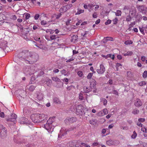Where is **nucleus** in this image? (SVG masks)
Listing matches in <instances>:
<instances>
[{
	"label": "nucleus",
	"mask_w": 147,
	"mask_h": 147,
	"mask_svg": "<svg viewBox=\"0 0 147 147\" xmlns=\"http://www.w3.org/2000/svg\"><path fill=\"white\" fill-rule=\"evenodd\" d=\"M139 113V111L136 108L134 109L132 112V113L134 115L137 114H138Z\"/></svg>",
	"instance_id": "obj_22"
},
{
	"label": "nucleus",
	"mask_w": 147,
	"mask_h": 147,
	"mask_svg": "<svg viewBox=\"0 0 147 147\" xmlns=\"http://www.w3.org/2000/svg\"><path fill=\"white\" fill-rule=\"evenodd\" d=\"M78 39V36L76 35H73L71 37V41L75 42Z\"/></svg>",
	"instance_id": "obj_18"
},
{
	"label": "nucleus",
	"mask_w": 147,
	"mask_h": 147,
	"mask_svg": "<svg viewBox=\"0 0 147 147\" xmlns=\"http://www.w3.org/2000/svg\"><path fill=\"white\" fill-rule=\"evenodd\" d=\"M7 42L4 40H0V47L1 48H3L7 46Z\"/></svg>",
	"instance_id": "obj_12"
},
{
	"label": "nucleus",
	"mask_w": 147,
	"mask_h": 147,
	"mask_svg": "<svg viewBox=\"0 0 147 147\" xmlns=\"http://www.w3.org/2000/svg\"><path fill=\"white\" fill-rule=\"evenodd\" d=\"M60 72L62 74H64L66 73V71L65 70L63 69L62 70H61Z\"/></svg>",
	"instance_id": "obj_57"
},
{
	"label": "nucleus",
	"mask_w": 147,
	"mask_h": 147,
	"mask_svg": "<svg viewBox=\"0 0 147 147\" xmlns=\"http://www.w3.org/2000/svg\"><path fill=\"white\" fill-rule=\"evenodd\" d=\"M52 79L53 81L55 82H59L60 80L57 77H53Z\"/></svg>",
	"instance_id": "obj_28"
},
{
	"label": "nucleus",
	"mask_w": 147,
	"mask_h": 147,
	"mask_svg": "<svg viewBox=\"0 0 147 147\" xmlns=\"http://www.w3.org/2000/svg\"><path fill=\"white\" fill-rule=\"evenodd\" d=\"M113 143V142L112 140H109L107 142V144L109 146L112 145Z\"/></svg>",
	"instance_id": "obj_31"
},
{
	"label": "nucleus",
	"mask_w": 147,
	"mask_h": 147,
	"mask_svg": "<svg viewBox=\"0 0 147 147\" xmlns=\"http://www.w3.org/2000/svg\"><path fill=\"white\" fill-rule=\"evenodd\" d=\"M112 21L114 24H116L118 22V19L116 17Z\"/></svg>",
	"instance_id": "obj_30"
},
{
	"label": "nucleus",
	"mask_w": 147,
	"mask_h": 147,
	"mask_svg": "<svg viewBox=\"0 0 147 147\" xmlns=\"http://www.w3.org/2000/svg\"><path fill=\"white\" fill-rule=\"evenodd\" d=\"M78 53V51H76L75 50H73V55L77 54Z\"/></svg>",
	"instance_id": "obj_63"
},
{
	"label": "nucleus",
	"mask_w": 147,
	"mask_h": 147,
	"mask_svg": "<svg viewBox=\"0 0 147 147\" xmlns=\"http://www.w3.org/2000/svg\"><path fill=\"white\" fill-rule=\"evenodd\" d=\"M138 120L140 122H143L145 121V119L144 118H140Z\"/></svg>",
	"instance_id": "obj_47"
},
{
	"label": "nucleus",
	"mask_w": 147,
	"mask_h": 147,
	"mask_svg": "<svg viewBox=\"0 0 147 147\" xmlns=\"http://www.w3.org/2000/svg\"><path fill=\"white\" fill-rule=\"evenodd\" d=\"M30 14L29 13H27L26 15V20H27L30 17Z\"/></svg>",
	"instance_id": "obj_54"
},
{
	"label": "nucleus",
	"mask_w": 147,
	"mask_h": 147,
	"mask_svg": "<svg viewBox=\"0 0 147 147\" xmlns=\"http://www.w3.org/2000/svg\"><path fill=\"white\" fill-rule=\"evenodd\" d=\"M146 57L143 56L141 57V59L142 61H144L146 60Z\"/></svg>",
	"instance_id": "obj_60"
},
{
	"label": "nucleus",
	"mask_w": 147,
	"mask_h": 147,
	"mask_svg": "<svg viewBox=\"0 0 147 147\" xmlns=\"http://www.w3.org/2000/svg\"><path fill=\"white\" fill-rule=\"evenodd\" d=\"M4 116V114L3 112H1L0 113V116L1 117L3 118Z\"/></svg>",
	"instance_id": "obj_62"
},
{
	"label": "nucleus",
	"mask_w": 147,
	"mask_h": 147,
	"mask_svg": "<svg viewBox=\"0 0 147 147\" xmlns=\"http://www.w3.org/2000/svg\"><path fill=\"white\" fill-rule=\"evenodd\" d=\"M89 123L92 125H95L97 123V120L95 119L90 120L89 121Z\"/></svg>",
	"instance_id": "obj_21"
},
{
	"label": "nucleus",
	"mask_w": 147,
	"mask_h": 147,
	"mask_svg": "<svg viewBox=\"0 0 147 147\" xmlns=\"http://www.w3.org/2000/svg\"><path fill=\"white\" fill-rule=\"evenodd\" d=\"M7 136V129L3 126L0 130V136L3 138Z\"/></svg>",
	"instance_id": "obj_5"
},
{
	"label": "nucleus",
	"mask_w": 147,
	"mask_h": 147,
	"mask_svg": "<svg viewBox=\"0 0 147 147\" xmlns=\"http://www.w3.org/2000/svg\"><path fill=\"white\" fill-rule=\"evenodd\" d=\"M100 101H102L103 103V105H106L107 104V100L105 98H100Z\"/></svg>",
	"instance_id": "obj_25"
},
{
	"label": "nucleus",
	"mask_w": 147,
	"mask_h": 147,
	"mask_svg": "<svg viewBox=\"0 0 147 147\" xmlns=\"http://www.w3.org/2000/svg\"><path fill=\"white\" fill-rule=\"evenodd\" d=\"M145 28L144 27H142V28L139 27V29L140 32L143 34H145L144 32V29Z\"/></svg>",
	"instance_id": "obj_36"
},
{
	"label": "nucleus",
	"mask_w": 147,
	"mask_h": 147,
	"mask_svg": "<svg viewBox=\"0 0 147 147\" xmlns=\"http://www.w3.org/2000/svg\"><path fill=\"white\" fill-rule=\"evenodd\" d=\"M79 96V98L81 100H82L83 99V96L82 94H80Z\"/></svg>",
	"instance_id": "obj_58"
},
{
	"label": "nucleus",
	"mask_w": 147,
	"mask_h": 147,
	"mask_svg": "<svg viewBox=\"0 0 147 147\" xmlns=\"http://www.w3.org/2000/svg\"><path fill=\"white\" fill-rule=\"evenodd\" d=\"M69 120V123H71L76 122L77 120V118L75 117L71 118L68 117Z\"/></svg>",
	"instance_id": "obj_17"
},
{
	"label": "nucleus",
	"mask_w": 147,
	"mask_h": 147,
	"mask_svg": "<svg viewBox=\"0 0 147 147\" xmlns=\"http://www.w3.org/2000/svg\"><path fill=\"white\" fill-rule=\"evenodd\" d=\"M55 117H50L47 120L46 124L44 125V127L46 129L49 133L52 132L53 130L54 127L52 124L54 121Z\"/></svg>",
	"instance_id": "obj_2"
},
{
	"label": "nucleus",
	"mask_w": 147,
	"mask_h": 147,
	"mask_svg": "<svg viewBox=\"0 0 147 147\" xmlns=\"http://www.w3.org/2000/svg\"><path fill=\"white\" fill-rule=\"evenodd\" d=\"M36 86L31 85L29 87V90L30 91H33L35 89Z\"/></svg>",
	"instance_id": "obj_27"
},
{
	"label": "nucleus",
	"mask_w": 147,
	"mask_h": 147,
	"mask_svg": "<svg viewBox=\"0 0 147 147\" xmlns=\"http://www.w3.org/2000/svg\"><path fill=\"white\" fill-rule=\"evenodd\" d=\"M53 101L54 102L57 104H59L61 103V101L59 99L57 98H54L53 99Z\"/></svg>",
	"instance_id": "obj_19"
},
{
	"label": "nucleus",
	"mask_w": 147,
	"mask_h": 147,
	"mask_svg": "<svg viewBox=\"0 0 147 147\" xmlns=\"http://www.w3.org/2000/svg\"><path fill=\"white\" fill-rule=\"evenodd\" d=\"M23 37L24 39L28 41L30 40V34L29 33V31H28L27 33L23 34Z\"/></svg>",
	"instance_id": "obj_14"
},
{
	"label": "nucleus",
	"mask_w": 147,
	"mask_h": 147,
	"mask_svg": "<svg viewBox=\"0 0 147 147\" xmlns=\"http://www.w3.org/2000/svg\"><path fill=\"white\" fill-rule=\"evenodd\" d=\"M43 95L42 93L39 92L37 94V98L39 100H41L43 99Z\"/></svg>",
	"instance_id": "obj_16"
},
{
	"label": "nucleus",
	"mask_w": 147,
	"mask_h": 147,
	"mask_svg": "<svg viewBox=\"0 0 147 147\" xmlns=\"http://www.w3.org/2000/svg\"><path fill=\"white\" fill-rule=\"evenodd\" d=\"M40 15L38 14H36L34 17V18L35 20H37L39 18Z\"/></svg>",
	"instance_id": "obj_52"
},
{
	"label": "nucleus",
	"mask_w": 147,
	"mask_h": 147,
	"mask_svg": "<svg viewBox=\"0 0 147 147\" xmlns=\"http://www.w3.org/2000/svg\"><path fill=\"white\" fill-rule=\"evenodd\" d=\"M40 117L39 118V119L41 120L40 122H42L45 120H47V115L45 114H40Z\"/></svg>",
	"instance_id": "obj_10"
},
{
	"label": "nucleus",
	"mask_w": 147,
	"mask_h": 147,
	"mask_svg": "<svg viewBox=\"0 0 147 147\" xmlns=\"http://www.w3.org/2000/svg\"><path fill=\"white\" fill-rule=\"evenodd\" d=\"M96 83V82L95 80L92 79V81L90 82V87H91L92 89H93V88H95Z\"/></svg>",
	"instance_id": "obj_15"
},
{
	"label": "nucleus",
	"mask_w": 147,
	"mask_h": 147,
	"mask_svg": "<svg viewBox=\"0 0 147 147\" xmlns=\"http://www.w3.org/2000/svg\"><path fill=\"white\" fill-rule=\"evenodd\" d=\"M61 13H59V14L57 15H55V17H56V19H59L61 17Z\"/></svg>",
	"instance_id": "obj_48"
},
{
	"label": "nucleus",
	"mask_w": 147,
	"mask_h": 147,
	"mask_svg": "<svg viewBox=\"0 0 147 147\" xmlns=\"http://www.w3.org/2000/svg\"><path fill=\"white\" fill-rule=\"evenodd\" d=\"M65 122L66 124L69 123V120L68 117H67L65 120Z\"/></svg>",
	"instance_id": "obj_56"
},
{
	"label": "nucleus",
	"mask_w": 147,
	"mask_h": 147,
	"mask_svg": "<svg viewBox=\"0 0 147 147\" xmlns=\"http://www.w3.org/2000/svg\"><path fill=\"white\" fill-rule=\"evenodd\" d=\"M17 19V17L15 15H12L11 17V19L15 20Z\"/></svg>",
	"instance_id": "obj_55"
},
{
	"label": "nucleus",
	"mask_w": 147,
	"mask_h": 147,
	"mask_svg": "<svg viewBox=\"0 0 147 147\" xmlns=\"http://www.w3.org/2000/svg\"><path fill=\"white\" fill-rule=\"evenodd\" d=\"M115 13L116 16H121L122 13L121 11L120 10H117L116 12H115Z\"/></svg>",
	"instance_id": "obj_24"
},
{
	"label": "nucleus",
	"mask_w": 147,
	"mask_h": 147,
	"mask_svg": "<svg viewBox=\"0 0 147 147\" xmlns=\"http://www.w3.org/2000/svg\"><path fill=\"white\" fill-rule=\"evenodd\" d=\"M93 17L96 18L97 17V14L96 13L94 12L92 15Z\"/></svg>",
	"instance_id": "obj_59"
},
{
	"label": "nucleus",
	"mask_w": 147,
	"mask_h": 147,
	"mask_svg": "<svg viewBox=\"0 0 147 147\" xmlns=\"http://www.w3.org/2000/svg\"><path fill=\"white\" fill-rule=\"evenodd\" d=\"M82 106H81L79 105L78 108L76 109V111L77 114H80L81 115H82L83 114V113L82 112V109H81L80 108L82 109Z\"/></svg>",
	"instance_id": "obj_13"
},
{
	"label": "nucleus",
	"mask_w": 147,
	"mask_h": 147,
	"mask_svg": "<svg viewBox=\"0 0 147 147\" xmlns=\"http://www.w3.org/2000/svg\"><path fill=\"white\" fill-rule=\"evenodd\" d=\"M66 132H67V131H65L64 133L63 134H59L58 135V137L61 138V136H62V137L63 136H65V135H66Z\"/></svg>",
	"instance_id": "obj_46"
},
{
	"label": "nucleus",
	"mask_w": 147,
	"mask_h": 147,
	"mask_svg": "<svg viewBox=\"0 0 147 147\" xmlns=\"http://www.w3.org/2000/svg\"><path fill=\"white\" fill-rule=\"evenodd\" d=\"M36 46L38 47L40 49H44L45 47L44 46L41 44H36Z\"/></svg>",
	"instance_id": "obj_23"
},
{
	"label": "nucleus",
	"mask_w": 147,
	"mask_h": 147,
	"mask_svg": "<svg viewBox=\"0 0 147 147\" xmlns=\"http://www.w3.org/2000/svg\"><path fill=\"white\" fill-rule=\"evenodd\" d=\"M122 65L121 64L119 63H117L116 64V67L117 68H118L119 66H121Z\"/></svg>",
	"instance_id": "obj_61"
},
{
	"label": "nucleus",
	"mask_w": 147,
	"mask_h": 147,
	"mask_svg": "<svg viewBox=\"0 0 147 147\" xmlns=\"http://www.w3.org/2000/svg\"><path fill=\"white\" fill-rule=\"evenodd\" d=\"M107 56L108 57H110L112 59H114L115 58V56L114 55H112L111 54H110L107 55Z\"/></svg>",
	"instance_id": "obj_34"
},
{
	"label": "nucleus",
	"mask_w": 147,
	"mask_h": 147,
	"mask_svg": "<svg viewBox=\"0 0 147 147\" xmlns=\"http://www.w3.org/2000/svg\"><path fill=\"white\" fill-rule=\"evenodd\" d=\"M96 71L98 74H103L105 71V69L104 66L102 64H100V68L97 69Z\"/></svg>",
	"instance_id": "obj_7"
},
{
	"label": "nucleus",
	"mask_w": 147,
	"mask_h": 147,
	"mask_svg": "<svg viewBox=\"0 0 147 147\" xmlns=\"http://www.w3.org/2000/svg\"><path fill=\"white\" fill-rule=\"evenodd\" d=\"M77 127L76 126H74L72 127H71L68 130V131H71L73 130H74V129H76L77 128Z\"/></svg>",
	"instance_id": "obj_43"
},
{
	"label": "nucleus",
	"mask_w": 147,
	"mask_h": 147,
	"mask_svg": "<svg viewBox=\"0 0 147 147\" xmlns=\"http://www.w3.org/2000/svg\"><path fill=\"white\" fill-rule=\"evenodd\" d=\"M141 130L144 132L147 133V128H142L141 129Z\"/></svg>",
	"instance_id": "obj_45"
},
{
	"label": "nucleus",
	"mask_w": 147,
	"mask_h": 147,
	"mask_svg": "<svg viewBox=\"0 0 147 147\" xmlns=\"http://www.w3.org/2000/svg\"><path fill=\"white\" fill-rule=\"evenodd\" d=\"M41 24L42 25H45L47 24V22L46 21L43 20L41 21Z\"/></svg>",
	"instance_id": "obj_44"
},
{
	"label": "nucleus",
	"mask_w": 147,
	"mask_h": 147,
	"mask_svg": "<svg viewBox=\"0 0 147 147\" xmlns=\"http://www.w3.org/2000/svg\"><path fill=\"white\" fill-rule=\"evenodd\" d=\"M96 115L99 116H102L104 115L102 111H100L99 112L97 113Z\"/></svg>",
	"instance_id": "obj_29"
},
{
	"label": "nucleus",
	"mask_w": 147,
	"mask_h": 147,
	"mask_svg": "<svg viewBox=\"0 0 147 147\" xmlns=\"http://www.w3.org/2000/svg\"><path fill=\"white\" fill-rule=\"evenodd\" d=\"M17 117V116L15 114H12L10 117L7 118L6 120L7 121L13 122L15 123Z\"/></svg>",
	"instance_id": "obj_6"
},
{
	"label": "nucleus",
	"mask_w": 147,
	"mask_h": 147,
	"mask_svg": "<svg viewBox=\"0 0 147 147\" xmlns=\"http://www.w3.org/2000/svg\"><path fill=\"white\" fill-rule=\"evenodd\" d=\"M102 111L104 114V115L107 114L108 113V111L106 109H104Z\"/></svg>",
	"instance_id": "obj_41"
},
{
	"label": "nucleus",
	"mask_w": 147,
	"mask_h": 147,
	"mask_svg": "<svg viewBox=\"0 0 147 147\" xmlns=\"http://www.w3.org/2000/svg\"><path fill=\"white\" fill-rule=\"evenodd\" d=\"M29 54V52L27 50H24L19 53L18 57L20 59L27 62V60L28 59Z\"/></svg>",
	"instance_id": "obj_3"
},
{
	"label": "nucleus",
	"mask_w": 147,
	"mask_h": 147,
	"mask_svg": "<svg viewBox=\"0 0 147 147\" xmlns=\"http://www.w3.org/2000/svg\"><path fill=\"white\" fill-rule=\"evenodd\" d=\"M93 74V73H89L87 76V78L88 79H90L91 78Z\"/></svg>",
	"instance_id": "obj_39"
},
{
	"label": "nucleus",
	"mask_w": 147,
	"mask_h": 147,
	"mask_svg": "<svg viewBox=\"0 0 147 147\" xmlns=\"http://www.w3.org/2000/svg\"><path fill=\"white\" fill-rule=\"evenodd\" d=\"M34 39L36 41H39V40L40 39V38L37 37H34Z\"/></svg>",
	"instance_id": "obj_64"
},
{
	"label": "nucleus",
	"mask_w": 147,
	"mask_h": 147,
	"mask_svg": "<svg viewBox=\"0 0 147 147\" xmlns=\"http://www.w3.org/2000/svg\"><path fill=\"white\" fill-rule=\"evenodd\" d=\"M137 136V134L135 131H134L133 134L131 136V138L133 139H135Z\"/></svg>",
	"instance_id": "obj_26"
},
{
	"label": "nucleus",
	"mask_w": 147,
	"mask_h": 147,
	"mask_svg": "<svg viewBox=\"0 0 147 147\" xmlns=\"http://www.w3.org/2000/svg\"><path fill=\"white\" fill-rule=\"evenodd\" d=\"M38 55L35 52H29L28 59L27 60L26 63L32 64L36 62L38 59Z\"/></svg>",
	"instance_id": "obj_1"
},
{
	"label": "nucleus",
	"mask_w": 147,
	"mask_h": 147,
	"mask_svg": "<svg viewBox=\"0 0 147 147\" xmlns=\"http://www.w3.org/2000/svg\"><path fill=\"white\" fill-rule=\"evenodd\" d=\"M82 146H81V147H90V146L84 143H81Z\"/></svg>",
	"instance_id": "obj_32"
},
{
	"label": "nucleus",
	"mask_w": 147,
	"mask_h": 147,
	"mask_svg": "<svg viewBox=\"0 0 147 147\" xmlns=\"http://www.w3.org/2000/svg\"><path fill=\"white\" fill-rule=\"evenodd\" d=\"M78 12L77 13H78V14H80L81 13H83L84 12V10H82L80 9H78Z\"/></svg>",
	"instance_id": "obj_38"
},
{
	"label": "nucleus",
	"mask_w": 147,
	"mask_h": 147,
	"mask_svg": "<svg viewBox=\"0 0 147 147\" xmlns=\"http://www.w3.org/2000/svg\"><path fill=\"white\" fill-rule=\"evenodd\" d=\"M50 38L51 40H54L57 38V36L55 35H51Z\"/></svg>",
	"instance_id": "obj_35"
},
{
	"label": "nucleus",
	"mask_w": 147,
	"mask_h": 147,
	"mask_svg": "<svg viewBox=\"0 0 147 147\" xmlns=\"http://www.w3.org/2000/svg\"><path fill=\"white\" fill-rule=\"evenodd\" d=\"M106 40H107V41H109V40H111V41L113 40V38L112 37H106Z\"/></svg>",
	"instance_id": "obj_49"
},
{
	"label": "nucleus",
	"mask_w": 147,
	"mask_h": 147,
	"mask_svg": "<svg viewBox=\"0 0 147 147\" xmlns=\"http://www.w3.org/2000/svg\"><path fill=\"white\" fill-rule=\"evenodd\" d=\"M88 34V31H86L84 32V34L82 33L81 34V35L83 36L84 37H86V35Z\"/></svg>",
	"instance_id": "obj_53"
},
{
	"label": "nucleus",
	"mask_w": 147,
	"mask_h": 147,
	"mask_svg": "<svg viewBox=\"0 0 147 147\" xmlns=\"http://www.w3.org/2000/svg\"><path fill=\"white\" fill-rule=\"evenodd\" d=\"M139 11L142 13L146 14L147 11L145 9V8L144 6H139L138 7Z\"/></svg>",
	"instance_id": "obj_8"
},
{
	"label": "nucleus",
	"mask_w": 147,
	"mask_h": 147,
	"mask_svg": "<svg viewBox=\"0 0 147 147\" xmlns=\"http://www.w3.org/2000/svg\"><path fill=\"white\" fill-rule=\"evenodd\" d=\"M78 74L80 77H82L83 75L82 72L81 71H78Z\"/></svg>",
	"instance_id": "obj_50"
},
{
	"label": "nucleus",
	"mask_w": 147,
	"mask_h": 147,
	"mask_svg": "<svg viewBox=\"0 0 147 147\" xmlns=\"http://www.w3.org/2000/svg\"><path fill=\"white\" fill-rule=\"evenodd\" d=\"M24 145L26 147H34V144H33L28 143L26 144V143H24Z\"/></svg>",
	"instance_id": "obj_20"
},
{
	"label": "nucleus",
	"mask_w": 147,
	"mask_h": 147,
	"mask_svg": "<svg viewBox=\"0 0 147 147\" xmlns=\"http://www.w3.org/2000/svg\"><path fill=\"white\" fill-rule=\"evenodd\" d=\"M146 84V82L144 81H142L139 83V85L141 86L145 85Z\"/></svg>",
	"instance_id": "obj_40"
},
{
	"label": "nucleus",
	"mask_w": 147,
	"mask_h": 147,
	"mask_svg": "<svg viewBox=\"0 0 147 147\" xmlns=\"http://www.w3.org/2000/svg\"><path fill=\"white\" fill-rule=\"evenodd\" d=\"M131 17L129 15L127 16L126 20L127 21L129 22L131 20Z\"/></svg>",
	"instance_id": "obj_42"
},
{
	"label": "nucleus",
	"mask_w": 147,
	"mask_h": 147,
	"mask_svg": "<svg viewBox=\"0 0 147 147\" xmlns=\"http://www.w3.org/2000/svg\"><path fill=\"white\" fill-rule=\"evenodd\" d=\"M40 114H32L31 116V119L34 123H38L40 122L41 120L39 119Z\"/></svg>",
	"instance_id": "obj_4"
},
{
	"label": "nucleus",
	"mask_w": 147,
	"mask_h": 147,
	"mask_svg": "<svg viewBox=\"0 0 147 147\" xmlns=\"http://www.w3.org/2000/svg\"><path fill=\"white\" fill-rule=\"evenodd\" d=\"M142 76L143 78H146L147 77V71H145L144 72Z\"/></svg>",
	"instance_id": "obj_37"
},
{
	"label": "nucleus",
	"mask_w": 147,
	"mask_h": 147,
	"mask_svg": "<svg viewBox=\"0 0 147 147\" xmlns=\"http://www.w3.org/2000/svg\"><path fill=\"white\" fill-rule=\"evenodd\" d=\"M142 104V102L141 100L138 98L136 99L134 102V105L137 107H139L141 106Z\"/></svg>",
	"instance_id": "obj_9"
},
{
	"label": "nucleus",
	"mask_w": 147,
	"mask_h": 147,
	"mask_svg": "<svg viewBox=\"0 0 147 147\" xmlns=\"http://www.w3.org/2000/svg\"><path fill=\"white\" fill-rule=\"evenodd\" d=\"M92 88L91 87L89 86L87 87L86 86H84L83 87V90L84 92L86 93H88L92 90Z\"/></svg>",
	"instance_id": "obj_11"
},
{
	"label": "nucleus",
	"mask_w": 147,
	"mask_h": 147,
	"mask_svg": "<svg viewBox=\"0 0 147 147\" xmlns=\"http://www.w3.org/2000/svg\"><path fill=\"white\" fill-rule=\"evenodd\" d=\"M133 43V42L131 40H127L125 42V44L126 45L131 44Z\"/></svg>",
	"instance_id": "obj_33"
},
{
	"label": "nucleus",
	"mask_w": 147,
	"mask_h": 147,
	"mask_svg": "<svg viewBox=\"0 0 147 147\" xmlns=\"http://www.w3.org/2000/svg\"><path fill=\"white\" fill-rule=\"evenodd\" d=\"M111 20H108L105 23V24L106 25L109 24L111 23Z\"/></svg>",
	"instance_id": "obj_51"
}]
</instances>
